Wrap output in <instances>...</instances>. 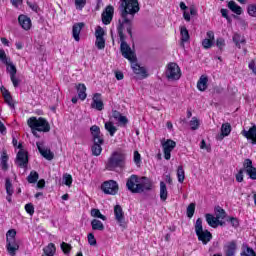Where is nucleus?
<instances>
[{
    "label": "nucleus",
    "mask_w": 256,
    "mask_h": 256,
    "mask_svg": "<svg viewBox=\"0 0 256 256\" xmlns=\"http://www.w3.org/2000/svg\"><path fill=\"white\" fill-rule=\"evenodd\" d=\"M120 19L118 20L117 31L120 41L125 40L123 30L133 39V21L138 11H141L139 0H120L119 7Z\"/></svg>",
    "instance_id": "nucleus-1"
},
{
    "label": "nucleus",
    "mask_w": 256,
    "mask_h": 256,
    "mask_svg": "<svg viewBox=\"0 0 256 256\" xmlns=\"http://www.w3.org/2000/svg\"><path fill=\"white\" fill-rule=\"evenodd\" d=\"M126 187L130 193H145L153 189V181L147 177H142L132 174L126 182Z\"/></svg>",
    "instance_id": "nucleus-2"
},
{
    "label": "nucleus",
    "mask_w": 256,
    "mask_h": 256,
    "mask_svg": "<svg viewBox=\"0 0 256 256\" xmlns=\"http://www.w3.org/2000/svg\"><path fill=\"white\" fill-rule=\"evenodd\" d=\"M120 51L124 59H128L131 63V67L133 72L136 75H140L141 77L145 78L147 77V70L144 67H141L137 64V56H135V52L131 50V46L127 44V42L124 40H120Z\"/></svg>",
    "instance_id": "nucleus-3"
},
{
    "label": "nucleus",
    "mask_w": 256,
    "mask_h": 256,
    "mask_svg": "<svg viewBox=\"0 0 256 256\" xmlns=\"http://www.w3.org/2000/svg\"><path fill=\"white\" fill-rule=\"evenodd\" d=\"M90 133L92 135L93 142L91 147L92 155L94 157H99L103 152V147H101V145L105 144V139H103V135H101V128L97 125H93L90 127Z\"/></svg>",
    "instance_id": "nucleus-4"
},
{
    "label": "nucleus",
    "mask_w": 256,
    "mask_h": 256,
    "mask_svg": "<svg viewBox=\"0 0 256 256\" xmlns=\"http://www.w3.org/2000/svg\"><path fill=\"white\" fill-rule=\"evenodd\" d=\"M27 125L30 129H36L40 133H49L51 131V125L43 117H31L27 120Z\"/></svg>",
    "instance_id": "nucleus-5"
},
{
    "label": "nucleus",
    "mask_w": 256,
    "mask_h": 256,
    "mask_svg": "<svg viewBox=\"0 0 256 256\" xmlns=\"http://www.w3.org/2000/svg\"><path fill=\"white\" fill-rule=\"evenodd\" d=\"M17 231L15 229H10L6 233V249L11 256L17 255L19 251V243H17Z\"/></svg>",
    "instance_id": "nucleus-6"
},
{
    "label": "nucleus",
    "mask_w": 256,
    "mask_h": 256,
    "mask_svg": "<svg viewBox=\"0 0 256 256\" xmlns=\"http://www.w3.org/2000/svg\"><path fill=\"white\" fill-rule=\"evenodd\" d=\"M117 167H125V155L113 152L106 162V169L107 171H115Z\"/></svg>",
    "instance_id": "nucleus-7"
},
{
    "label": "nucleus",
    "mask_w": 256,
    "mask_h": 256,
    "mask_svg": "<svg viewBox=\"0 0 256 256\" xmlns=\"http://www.w3.org/2000/svg\"><path fill=\"white\" fill-rule=\"evenodd\" d=\"M195 233L198 237V241H201L204 245H207L211 239H213V234L209 230H203V219L198 218L194 225Z\"/></svg>",
    "instance_id": "nucleus-8"
},
{
    "label": "nucleus",
    "mask_w": 256,
    "mask_h": 256,
    "mask_svg": "<svg viewBox=\"0 0 256 256\" xmlns=\"http://www.w3.org/2000/svg\"><path fill=\"white\" fill-rule=\"evenodd\" d=\"M17 147L20 151L16 155L15 163L20 169L27 171V167H29V155L27 151L23 150V144H19Z\"/></svg>",
    "instance_id": "nucleus-9"
},
{
    "label": "nucleus",
    "mask_w": 256,
    "mask_h": 256,
    "mask_svg": "<svg viewBox=\"0 0 256 256\" xmlns=\"http://www.w3.org/2000/svg\"><path fill=\"white\" fill-rule=\"evenodd\" d=\"M166 78L168 81H179L181 79V68L175 62H171L167 66Z\"/></svg>",
    "instance_id": "nucleus-10"
},
{
    "label": "nucleus",
    "mask_w": 256,
    "mask_h": 256,
    "mask_svg": "<svg viewBox=\"0 0 256 256\" xmlns=\"http://www.w3.org/2000/svg\"><path fill=\"white\" fill-rule=\"evenodd\" d=\"M101 189L105 195H117L119 192V184L115 180H109L102 184Z\"/></svg>",
    "instance_id": "nucleus-11"
},
{
    "label": "nucleus",
    "mask_w": 256,
    "mask_h": 256,
    "mask_svg": "<svg viewBox=\"0 0 256 256\" xmlns=\"http://www.w3.org/2000/svg\"><path fill=\"white\" fill-rule=\"evenodd\" d=\"M114 217H115L116 223H118V225L122 227V229H127V222L125 221V213L123 212V208L119 204L114 206Z\"/></svg>",
    "instance_id": "nucleus-12"
},
{
    "label": "nucleus",
    "mask_w": 256,
    "mask_h": 256,
    "mask_svg": "<svg viewBox=\"0 0 256 256\" xmlns=\"http://www.w3.org/2000/svg\"><path fill=\"white\" fill-rule=\"evenodd\" d=\"M161 145L163 148L164 159L169 161V159H171V151L177 147V143L171 139H167L166 141H162Z\"/></svg>",
    "instance_id": "nucleus-13"
},
{
    "label": "nucleus",
    "mask_w": 256,
    "mask_h": 256,
    "mask_svg": "<svg viewBox=\"0 0 256 256\" xmlns=\"http://www.w3.org/2000/svg\"><path fill=\"white\" fill-rule=\"evenodd\" d=\"M36 147H37L40 155H42V157H44V159H47V161H53V159L55 158V154H53V152H51V149L43 148V142H36Z\"/></svg>",
    "instance_id": "nucleus-14"
},
{
    "label": "nucleus",
    "mask_w": 256,
    "mask_h": 256,
    "mask_svg": "<svg viewBox=\"0 0 256 256\" xmlns=\"http://www.w3.org/2000/svg\"><path fill=\"white\" fill-rule=\"evenodd\" d=\"M115 13V8L112 5H109L105 8L102 13V23L104 25H109L113 21V15Z\"/></svg>",
    "instance_id": "nucleus-15"
},
{
    "label": "nucleus",
    "mask_w": 256,
    "mask_h": 256,
    "mask_svg": "<svg viewBox=\"0 0 256 256\" xmlns=\"http://www.w3.org/2000/svg\"><path fill=\"white\" fill-rule=\"evenodd\" d=\"M105 31L100 26L96 29L95 36H96V42L95 45L97 49H105Z\"/></svg>",
    "instance_id": "nucleus-16"
},
{
    "label": "nucleus",
    "mask_w": 256,
    "mask_h": 256,
    "mask_svg": "<svg viewBox=\"0 0 256 256\" xmlns=\"http://www.w3.org/2000/svg\"><path fill=\"white\" fill-rule=\"evenodd\" d=\"M91 108L96 109V111H103L105 109V104L101 98V93H95L92 97Z\"/></svg>",
    "instance_id": "nucleus-17"
},
{
    "label": "nucleus",
    "mask_w": 256,
    "mask_h": 256,
    "mask_svg": "<svg viewBox=\"0 0 256 256\" xmlns=\"http://www.w3.org/2000/svg\"><path fill=\"white\" fill-rule=\"evenodd\" d=\"M83 27H85V23L83 22L75 23L72 27V37L77 42L81 41L80 35Z\"/></svg>",
    "instance_id": "nucleus-18"
},
{
    "label": "nucleus",
    "mask_w": 256,
    "mask_h": 256,
    "mask_svg": "<svg viewBox=\"0 0 256 256\" xmlns=\"http://www.w3.org/2000/svg\"><path fill=\"white\" fill-rule=\"evenodd\" d=\"M242 135L246 139H251L252 145H256V125H253L252 127L249 128V130H243Z\"/></svg>",
    "instance_id": "nucleus-19"
},
{
    "label": "nucleus",
    "mask_w": 256,
    "mask_h": 256,
    "mask_svg": "<svg viewBox=\"0 0 256 256\" xmlns=\"http://www.w3.org/2000/svg\"><path fill=\"white\" fill-rule=\"evenodd\" d=\"M18 23L25 31H29V29H31V18L26 15H20L18 17Z\"/></svg>",
    "instance_id": "nucleus-20"
},
{
    "label": "nucleus",
    "mask_w": 256,
    "mask_h": 256,
    "mask_svg": "<svg viewBox=\"0 0 256 256\" xmlns=\"http://www.w3.org/2000/svg\"><path fill=\"white\" fill-rule=\"evenodd\" d=\"M112 117L113 119H115V121H118V123L123 127H125L127 123H129V119H127V116H122L121 112L117 110L112 111Z\"/></svg>",
    "instance_id": "nucleus-21"
},
{
    "label": "nucleus",
    "mask_w": 256,
    "mask_h": 256,
    "mask_svg": "<svg viewBox=\"0 0 256 256\" xmlns=\"http://www.w3.org/2000/svg\"><path fill=\"white\" fill-rule=\"evenodd\" d=\"M231 133V124L224 123L221 126V134L217 136L218 141H222L223 138L228 137Z\"/></svg>",
    "instance_id": "nucleus-22"
},
{
    "label": "nucleus",
    "mask_w": 256,
    "mask_h": 256,
    "mask_svg": "<svg viewBox=\"0 0 256 256\" xmlns=\"http://www.w3.org/2000/svg\"><path fill=\"white\" fill-rule=\"evenodd\" d=\"M77 89V93H78V97L81 101H85V99H87V87L85 86V84H78L76 86Z\"/></svg>",
    "instance_id": "nucleus-23"
},
{
    "label": "nucleus",
    "mask_w": 256,
    "mask_h": 256,
    "mask_svg": "<svg viewBox=\"0 0 256 256\" xmlns=\"http://www.w3.org/2000/svg\"><path fill=\"white\" fill-rule=\"evenodd\" d=\"M207 83H209V78L205 75H202L197 82L198 91H206Z\"/></svg>",
    "instance_id": "nucleus-24"
},
{
    "label": "nucleus",
    "mask_w": 256,
    "mask_h": 256,
    "mask_svg": "<svg viewBox=\"0 0 256 256\" xmlns=\"http://www.w3.org/2000/svg\"><path fill=\"white\" fill-rule=\"evenodd\" d=\"M233 43H235L236 47L238 49H241V44L245 45L247 43V40H245V37H242L241 34L235 33L232 38Z\"/></svg>",
    "instance_id": "nucleus-25"
},
{
    "label": "nucleus",
    "mask_w": 256,
    "mask_h": 256,
    "mask_svg": "<svg viewBox=\"0 0 256 256\" xmlns=\"http://www.w3.org/2000/svg\"><path fill=\"white\" fill-rule=\"evenodd\" d=\"M205 219L210 227H213L214 229L217 228V223H219V218L217 216L205 214Z\"/></svg>",
    "instance_id": "nucleus-26"
},
{
    "label": "nucleus",
    "mask_w": 256,
    "mask_h": 256,
    "mask_svg": "<svg viewBox=\"0 0 256 256\" xmlns=\"http://www.w3.org/2000/svg\"><path fill=\"white\" fill-rule=\"evenodd\" d=\"M169 195V192H167V184L165 182H160V199L161 201H167V197Z\"/></svg>",
    "instance_id": "nucleus-27"
},
{
    "label": "nucleus",
    "mask_w": 256,
    "mask_h": 256,
    "mask_svg": "<svg viewBox=\"0 0 256 256\" xmlns=\"http://www.w3.org/2000/svg\"><path fill=\"white\" fill-rule=\"evenodd\" d=\"M228 8L231 9L233 13H236V15H241V13H243L241 6L237 5L233 0L228 2Z\"/></svg>",
    "instance_id": "nucleus-28"
},
{
    "label": "nucleus",
    "mask_w": 256,
    "mask_h": 256,
    "mask_svg": "<svg viewBox=\"0 0 256 256\" xmlns=\"http://www.w3.org/2000/svg\"><path fill=\"white\" fill-rule=\"evenodd\" d=\"M93 231H105V225L101 220L93 219L91 221Z\"/></svg>",
    "instance_id": "nucleus-29"
},
{
    "label": "nucleus",
    "mask_w": 256,
    "mask_h": 256,
    "mask_svg": "<svg viewBox=\"0 0 256 256\" xmlns=\"http://www.w3.org/2000/svg\"><path fill=\"white\" fill-rule=\"evenodd\" d=\"M243 251L241 252V256H256L255 250L253 248L249 247L247 244L242 245Z\"/></svg>",
    "instance_id": "nucleus-30"
},
{
    "label": "nucleus",
    "mask_w": 256,
    "mask_h": 256,
    "mask_svg": "<svg viewBox=\"0 0 256 256\" xmlns=\"http://www.w3.org/2000/svg\"><path fill=\"white\" fill-rule=\"evenodd\" d=\"M44 255L48 256H55V253L57 251V248L55 247V244L49 243L44 249Z\"/></svg>",
    "instance_id": "nucleus-31"
},
{
    "label": "nucleus",
    "mask_w": 256,
    "mask_h": 256,
    "mask_svg": "<svg viewBox=\"0 0 256 256\" xmlns=\"http://www.w3.org/2000/svg\"><path fill=\"white\" fill-rule=\"evenodd\" d=\"M104 127L111 137H113L115 133H117V127H115V125L111 121L106 122Z\"/></svg>",
    "instance_id": "nucleus-32"
},
{
    "label": "nucleus",
    "mask_w": 256,
    "mask_h": 256,
    "mask_svg": "<svg viewBox=\"0 0 256 256\" xmlns=\"http://www.w3.org/2000/svg\"><path fill=\"white\" fill-rule=\"evenodd\" d=\"M214 213L218 219H225L227 217V212L221 206H215Z\"/></svg>",
    "instance_id": "nucleus-33"
},
{
    "label": "nucleus",
    "mask_w": 256,
    "mask_h": 256,
    "mask_svg": "<svg viewBox=\"0 0 256 256\" xmlns=\"http://www.w3.org/2000/svg\"><path fill=\"white\" fill-rule=\"evenodd\" d=\"M180 35H181L182 43H187V41H189L190 36H189V30H187V27L182 26L180 28Z\"/></svg>",
    "instance_id": "nucleus-34"
},
{
    "label": "nucleus",
    "mask_w": 256,
    "mask_h": 256,
    "mask_svg": "<svg viewBox=\"0 0 256 256\" xmlns=\"http://www.w3.org/2000/svg\"><path fill=\"white\" fill-rule=\"evenodd\" d=\"M5 189L7 195H13V193H15V190H13V183H11V178L5 179Z\"/></svg>",
    "instance_id": "nucleus-35"
},
{
    "label": "nucleus",
    "mask_w": 256,
    "mask_h": 256,
    "mask_svg": "<svg viewBox=\"0 0 256 256\" xmlns=\"http://www.w3.org/2000/svg\"><path fill=\"white\" fill-rule=\"evenodd\" d=\"M237 249V244L231 242L226 248V256H235V251Z\"/></svg>",
    "instance_id": "nucleus-36"
},
{
    "label": "nucleus",
    "mask_w": 256,
    "mask_h": 256,
    "mask_svg": "<svg viewBox=\"0 0 256 256\" xmlns=\"http://www.w3.org/2000/svg\"><path fill=\"white\" fill-rule=\"evenodd\" d=\"M28 183H37L39 181V173L37 171H31L27 177Z\"/></svg>",
    "instance_id": "nucleus-37"
},
{
    "label": "nucleus",
    "mask_w": 256,
    "mask_h": 256,
    "mask_svg": "<svg viewBox=\"0 0 256 256\" xmlns=\"http://www.w3.org/2000/svg\"><path fill=\"white\" fill-rule=\"evenodd\" d=\"M91 216L97 217L98 219H102V221H107V216L101 214V211L97 208H93L91 210Z\"/></svg>",
    "instance_id": "nucleus-38"
},
{
    "label": "nucleus",
    "mask_w": 256,
    "mask_h": 256,
    "mask_svg": "<svg viewBox=\"0 0 256 256\" xmlns=\"http://www.w3.org/2000/svg\"><path fill=\"white\" fill-rule=\"evenodd\" d=\"M6 65H7L6 71L9 72L10 77L17 75V67H15V65L13 63H10L8 61V64H6Z\"/></svg>",
    "instance_id": "nucleus-39"
},
{
    "label": "nucleus",
    "mask_w": 256,
    "mask_h": 256,
    "mask_svg": "<svg viewBox=\"0 0 256 256\" xmlns=\"http://www.w3.org/2000/svg\"><path fill=\"white\" fill-rule=\"evenodd\" d=\"M177 177L179 183H183V181H185V170H183V166H178Z\"/></svg>",
    "instance_id": "nucleus-40"
},
{
    "label": "nucleus",
    "mask_w": 256,
    "mask_h": 256,
    "mask_svg": "<svg viewBox=\"0 0 256 256\" xmlns=\"http://www.w3.org/2000/svg\"><path fill=\"white\" fill-rule=\"evenodd\" d=\"M4 100H5V103H7L9 107H11V109H15V103L13 102V97L11 96V93H6L4 95Z\"/></svg>",
    "instance_id": "nucleus-41"
},
{
    "label": "nucleus",
    "mask_w": 256,
    "mask_h": 256,
    "mask_svg": "<svg viewBox=\"0 0 256 256\" xmlns=\"http://www.w3.org/2000/svg\"><path fill=\"white\" fill-rule=\"evenodd\" d=\"M60 247H61V249H62V251H63V253H64L65 255H69V254L71 253V249H73V247L71 246V244H68V243H65V242H62V243L60 244Z\"/></svg>",
    "instance_id": "nucleus-42"
},
{
    "label": "nucleus",
    "mask_w": 256,
    "mask_h": 256,
    "mask_svg": "<svg viewBox=\"0 0 256 256\" xmlns=\"http://www.w3.org/2000/svg\"><path fill=\"white\" fill-rule=\"evenodd\" d=\"M186 213L189 219L193 218V215H195V203H191L188 205Z\"/></svg>",
    "instance_id": "nucleus-43"
},
{
    "label": "nucleus",
    "mask_w": 256,
    "mask_h": 256,
    "mask_svg": "<svg viewBox=\"0 0 256 256\" xmlns=\"http://www.w3.org/2000/svg\"><path fill=\"white\" fill-rule=\"evenodd\" d=\"M63 183L67 187H71V185L73 183V177L71 176V174H64L63 175Z\"/></svg>",
    "instance_id": "nucleus-44"
},
{
    "label": "nucleus",
    "mask_w": 256,
    "mask_h": 256,
    "mask_svg": "<svg viewBox=\"0 0 256 256\" xmlns=\"http://www.w3.org/2000/svg\"><path fill=\"white\" fill-rule=\"evenodd\" d=\"M253 167V161H251V159L247 158L244 160V163H243V168L244 169V172L247 173V171H249V169H252Z\"/></svg>",
    "instance_id": "nucleus-45"
},
{
    "label": "nucleus",
    "mask_w": 256,
    "mask_h": 256,
    "mask_svg": "<svg viewBox=\"0 0 256 256\" xmlns=\"http://www.w3.org/2000/svg\"><path fill=\"white\" fill-rule=\"evenodd\" d=\"M214 45H215V42L213 40L205 38L202 41V46L204 47V49H211Z\"/></svg>",
    "instance_id": "nucleus-46"
},
{
    "label": "nucleus",
    "mask_w": 256,
    "mask_h": 256,
    "mask_svg": "<svg viewBox=\"0 0 256 256\" xmlns=\"http://www.w3.org/2000/svg\"><path fill=\"white\" fill-rule=\"evenodd\" d=\"M190 127L192 131H197L199 129V119L197 117H193L190 121Z\"/></svg>",
    "instance_id": "nucleus-47"
},
{
    "label": "nucleus",
    "mask_w": 256,
    "mask_h": 256,
    "mask_svg": "<svg viewBox=\"0 0 256 256\" xmlns=\"http://www.w3.org/2000/svg\"><path fill=\"white\" fill-rule=\"evenodd\" d=\"M247 13L250 15V17H256V5L250 4L247 7Z\"/></svg>",
    "instance_id": "nucleus-48"
},
{
    "label": "nucleus",
    "mask_w": 256,
    "mask_h": 256,
    "mask_svg": "<svg viewBox=\"0 0 256 256\" xmlns=\"http://www.w3.org/2000/svg\"><path fill=\"white\" fill-rule=\"evenodd\" d=\"M0 61L4 63V65H9V59H7V54L5 53V50L0 48Z\"/></svg>",
    "instance_id": "nucleus-49"
},
{
    "label": "nucleus",
    "mask_w": 256,
    "mask_h": 256,
    "mask_svg": "<svg viewBox=\"0 0 256 256\" xmlns=\"http://www.w3.org/2000/svg\"><path fill=\"white\" fill-rule=\"evenodd\" d=\"M25 211L28 215H33L35 213V206H33V203L26 204Z\"/></svg>",
    "instance_id": "nucleus-50"
},
{
    "label": "nucleus",
    "mask_w": 256,
    "mask_h": 256,
    "mask_svg": "<svg viewBox=\"0 0 256 256\" xmlns=\"http://www.w3.org/2000/svg\"><path fill=\"white\" fill-rule=\"evenodd\" d=\"M247 175L252 179L253 181H256V168L252 167L249 170H246Z\"/></svg>",
    "instance_id": "nucleus-51"
},
{
    "label": "nucleus",
    "mask_w": 256,
    "mask_h": 256,
    "mask_svg": "<svg viewBox=\"0 0 256 256\" xmlns=\"http://www.w3.org/2000/svg\"><path fill=\"white\" fill-rule=\"evenodd\" d=\"M88 243L92 247H95V245H97V239H95V235L93 233L88 234Z\"/></svg>",
    "instance_id": "nucleus-52"
},
{
    "label": "nucleus",
    "mask_w": 256,
    "mask_h": 256,
    "mask_svg": "<svg viewBox=\"0 0 256 256\" xmlns=\"http://www.w3.org/2000/svg\"><path fill=\"white\" fill-rule=\"evenodd\" d=\"M216 47H218V49H220V51H223V47H225V39L217 38Z\"/></svg>",
    "instance_id": "nucleus-53"
},
{
    "label": "nucleus",
    "mask_w": 256,
    "mask_h": 256,
    "mask_svg": "<svg viewBox=\"0 0 256 256\" xmlns=\"http://www.w3.org/2000/svg\"><path fill=\"white\" fill-rule=\"evenodd\" d=\"M245 173V169H240L239 172L236 174V181L238 183H243V174Z\"/></svg>",
    "instance_id": "nucleus-54"
},
{
    "label": "nucleus",
    "mask_w": 256,
    "mask_h": 256,
    "mask_svg": "<svg viewBox=\"0 0 256 256\" xmlns=\"http://www.w3.org/2000/svg\"><path fill=\"white\" fill-rule=\"evenodd\" d=\"M10 79L12 81V84L15 88L19 87V84L21 83V80H19V78H17L16 75L14 76H10Z\"/></svg>",
    "instance_id": "nucleus-55"
},
{
    "label": "nucleus",
    "mask_w": 256,
    "mask_h": 256,
    "mask_svg": "<svg viewBox=\"0 0 256 256\" xmlns=\"http://www.w3.org/2000/svg\"><path fill=\"white\" fill-rule=\"evenodd\" d=\"M76 7H79V9H83L85 5H87V0H75Z\"/></svg>",
    "instance_id": "nucleus-56"
},
{
    "label": "nucleus",
    "mask_w": 256,
    "mask_h": 256,
    "mask_svg": "<svg viewBox=\"0 0 256 256\" xmlns=\"http://www.w3.org/2000/svg\"><path fill=\"white\" fill-rule=\"evenodd\" d=\"M229 221H230L232 227H235V228L239 227V220L237 218L230 217Z\"/></svg>",
    "instance_id": "nucleus-57"
},
{
    "label": "nucleus",
    "mask_w": 256,
    "mask_h": 256,
    "mask_svg": "<svg viewBox=\"0 0 256 256\" xmlns=\"http://www.w3.org/2000/svg\"><path fill=\"white\" fill-rule=\"evenodd\" d=\"M134 163H136V165H139V163H141V154H139L138 151L134 152Z\"/></svg>",
    "instance_id": "nucleus-58"
},
{
    "label": "nucleus",
    "mask_w": 256,
    "mask_h": 256,
    "mask_svg": "<svg viewBox=\"0 0 256 256\" xmlns=\"http://www.w3.org/2000/svg\"><path fill=\"white\" fill-rule=\"evenodd\" d=\"M27 5L30 7V9H32V11H35L36 13L39 10V5H37V3L27 2Z\"/></svg>",
    "instance_id": "nucleus-59"
},
{
    "label": "nucleus",
    "mask_w": 256,
    "mask_h": 256,
    "mask_svg": "<svg viewBox=\"0 0 256 256\" xmlns=\"http://www.w3.org/2000/svg\"><path fill=\"white\" fill-rule=\"evenodd\" d=\"M200 149H206V151H208V153H211V148L209 146H207V143L205 142V140L201 141Z\"/></svg>",
    "instance_id": "nucleus-60"
},
{
    "label": "nucleus",
    "mask_w": 256,
    "mask_h": 256,
    "mask_svg": "<svg viewBox=\"0 0 256 256\" xmlns=\"http://www.w3.org/2000/svg\"><path fill=\"white\" fill-rule=\"evenodd\" d=\"M249 69L254 73V75H256V65H255V61H251L248 65Z\"/></svg>",
    "instance_id": "nucleus-61"
},
{
    "label": "nucleus",
    "mask_w": 256,
    "mask_h": 256,
    "mask_svg": "<svg viewBox=\"0 0 256 256\" xmlns=\"http://www.w3.org/2000/svg\"><path fill=\"white\" fill-rule=\"evenodd\" d=\"M206 35L208 37L206 39H209L210 41H215V33L213 31H208Z\"/></svg>",
    "instance_id": "nucleus-62"
},
{
    "label": "nucleus",
    "mask_w": 256,
    "mask_h": 256,
    "mask_svg": "<svg viewBox=\"0 0 256 256\" xmlns=\"http://www.w3.org/2000/svg\"><path fill=\"white\" fill-rule=\"evenodd\" d=\"M115 77H116L117 81H122V79L124 77L123 72H121V71L115 72Z\"/></svg>",
    "instance_id": "nucleus-63"
},
{
    "label": "nucleus",
    "mask_w": 256,
    "mask_h": 256,
    "mask_svg": "<svg viewBox=\"0 0 256 256\" xmlns=\"http://www.w3.org/2000/svg\"><path fill=\"white\" fill-rule=\"evenodd\" d=\"M190 15L192 16V17H195V16H197V9L195 8V6H190Z\"/></svg>",
    "instance_id": "nucleus-64"
}]
</instances>
